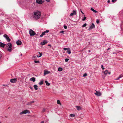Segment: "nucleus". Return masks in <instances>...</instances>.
Masks as SVG:
<instances>
[{"label":"nucleus","instance_id":"1","mask_svg":"<svg viewBox=\"0 0 123 123\" xmlns=\"http://www.w3.org/2000/svg\"><path fill=\"white\" fill-rule=\"evenodd\" d=\"M41 15V13L39 11H35L34 12L33 17L35 19H38L40 18Z\"/></svg>","mask_w":123,"mask_h":123},{"label":"nucleus","instance_id":"2","mask_svg":"<svg viewBox=\"0 0 123 123\" xmlns=\"http://www.w3.org/2000/svg\"><path fill=\"white\" fill-rule=\"evenodd\" d=\"M8 48V50L9 52H11L12 49V45L10 43H8L7 44Z\"/></svg>","mask_w":123,"mask_h":123},{"label":"nucleus","instance_id":"3","mask_svg":"<svg viewBox=\"0 0 123 123\" xmlns=\"http://www.w3.org/2000/svg\"><path fill=\"white\" fill-rule=\"evenodd\" d=\"M28 113L29 114L30 113V111L28 110H27L23 111L22 112H21L20 113V115H22V114H26V113Z\"/></svg>","mask_w":123,"mask_h":123},{"label":"nucleus","instance_id":"4","mask_svg":"<svg viewBox=\"0 0 123 123\" xmlns=\"http://www.w3.org/2000/svg\"><path fill=\"white\" fill-rule=\"evenodd\" d=\"M29 34L31 36H34L36 34L31 29H30L29 31Z\"/></svg>","mask_w":123,"mask_h":123},{"label":"nucleus","instance_id":"5","mask_svg":"<svg viewBox=\"0 0 123 123\" xmlns=\"http://www.w3.org/2000/svg\"><path fill=\"white\" fill-rule=\"evenodd\" d=\"M4 37L5 38L8 42H9L11 41V39L9 38L8 36L6 34H4L3 35Z\"/></svg>","mask_w":123,"mask_h":123},{"label":"nucleus","instance_id":"6","mask_svg":"<svg viewBox=\"0 0 123 123\" xmlns=\"http://www.w3.org/2000/svg\"><path fill=\"white\" fill-rule=\"evenodd\" d=\"M95 28V25L94 24L92 23L91 25L90 26L88 29L89 31H90L92 29L94 28Z\"/></svg>","mask_w":123,"mask_h":123},{"label":"nucleus","instance_id":"7","mask_svg":"<svg viewBox=\"0 0 123 123\" xmlns=\"http://www.w3.org/2000/svg\"><path fill=\"white\" fill-rule=\"evenodd\" d=\"M76 14V10H74L72 11V13H71L70 14V16H72L74 15H75Z\"/></svg>","mask_w":123,"mask_h":123},{"label":"nucleus","instance_id":"8","mask_svg":"<svg viewBox=\"0 0 123 123\" xmlns=\"http://www.w3.org/2000/svg\"><path fill=\"white\" fill-rule=\"evenodd\" d=\"M17 80V79H11L10 80V81L12 83H15V82H16Z\"/></svg>","mask_w":123,"mask_h":123},{"label":"nucleus","instance_id":"9","mask_svg":"<svg viewBox=\"0 0 123 123\" xmlns=\"http://www.w3.org/2000/svg\"><path fill=\"white\" fill-rule=\"evenodd\" d=\"M47 43L48 42L47 41L44 40L43 42H42L40 44L41 45H43Z\"/></svg>","mask_w":123,"mask_h":123},{"label":"nucleus","instance_id":"10","mask_svg":"<svg viewBox=\"0 0 123 123\" xmlns=\"http://www.w3.org/2000/svg\"><path fill=\"white\" fill-rule=\"evenodd\" d=\"M95 94L98 96H100L101 95V94L100 92H96L95 93Z\"/></svg>","mask_w":123,"mask_h":123},{"label":"nucleus","instance_id":"11","mask_svg":"<svg viewBox=\"0 0 123 123\" xmlns=\"http://www.w3.org/2000/svg\"><path fill=\"white\" fill-rule=\"evenodd\" d=\"M36 2L39 4H41L43 3V2L42 0H36Z\"/></svg>","mask_w":123,"mask_h":123},{"label":"nucleus","instance_id":"12","mask_svg":"<svg viewBox=\"0 0 123 123\" xmlns=\"http://www.w3.org/2000/svg\"><path fill=\"white\" fill-rule=\"evenodd\" d=\"M6 44L2 43L1 42H0V46L2 47H4L6 45Z\"/></svg>","mask_w":123,"mask_h":123},{"label":"nucleus","instance_id":"13","mask_svg":"<svg viewBox=\"0 0 123 123\" xmlns=\"http://www.w3.org/2000/svg\"><path fill=\"white\" fill-rule=\"evenodd\" d=\"M75 107L78 110L80 111L81 110V107L80 106H76Z\"/></svg>","mask_w":123,"mask_h":123},{"label":"nucleus","instance_id":"14","mask_svg":"<svg viewBox=\"0 0 123 123\" xmlns=\"http://www.w3.org/2000/svg\"><path fill=\"white\" fill-rule=\"evenodd\" d=\"M50 73V72L46 70V71H44V74L45 75H46V74H49Z\"/></svg>","mask_w":123,"mask_h":123},{"label":"nucleus","instance_id":"15","mask_svg":"<svg viewBox=\"0 0 123 123\" xmlns=\"http://www.w3.org/2000/svg\"><path fill=\"white\" fill-rule=\"evenodd\" d=\"M123 76V74H121L117 78V79H116V80H119V79L121 78Z\"/></svg>","mask_w":123,"mask_h":123},{"label":"nucleus","instance_id":"16","mask_svg":"<svg viewBox=\"0 0 123 123\" xmlns=\"http://www.w3.org/2000/svg\"><path fill=\"white\" fill-rule=\"evenodd\" d=\"M21 42L19 40H18L16 42V43L18 45H21Z\"/></svg>","mask_w":123,"mask_h":123},{"label":"nucleus","instance_id":"17","mask_svg":"<svg viewBox=\"0 0 123 123\" xmlns=\"http://www.w3.org/2000/svg\"><path fill=\"white\" fill-rule=\"evenodd\" d=\"M30 80L31 81H32L33 82H35V78L34 77H32L30 79Z\"/></svg>","mask_w":123,"mask_h":123},{"label":"nucleus","instance_id":"18","mask_svg":"<svg viewBox=\"0 0 123 123\" xmlns=\"http://www.w3.org/2000/svg\"><path fill=\"white\" fill-rule=\"evenodd\" d=\"M34 87L35 89L36 90H37L38 89V88H37V86L36 85H34Z\"/></svg>","mask_w":123,"mask_h":123},{"label":"nucleus","instance_id":"19","mask_svg":"<svg viewBox=\"0 0 123 123\" xmlns=\"http://www.w3.org/2000/svg\"><path fill=\"white\" fill-rule=\"evenodd\" d=\"M45 33H46L45 31L43 32L42 34L40 35V37H43V35H45Z\"/></svg>","mask_w":123,"mask_h":123},{"label":"nucleus","instance_id":"20","mask_svg":"<svg viewBox=\"0 0 123 123\" xmlns=\"http://www.w3.org/2000/svg\"><path fill=\"white\" fill-rule=\"evenodd\" d=\"M45 82L47 86H49L50 85V83L47 81H45Z\"/></svg>","mask_w":123,"mask_h":123},{"label":"nucleus","instance_id":"21","mask_svg":"<svg viewBox=\"0 0 123 123\" xmlns=\"http://www.w3.org/2000/svg\"><path fill=\"white\" fill-rule=\"evenodd\" d=\"M39 53L40 54L39 55H37V56L38 57H41L42 56V53H41L40 52H39Z\"/></svg>","mask_w":123,"mask_h":123},{"label":"nucleus","instance_id":"22","mask_svg":"<svg viewBox=\"0 0 123 123\" xmlns=\"http://www.w3.org/2000/svg\"><path fill=\"white\" fill-rule=\"evenodd\" d=\"M103 73L105 75L107 74L108 73V70H106L103 72Z\"/></svg>","mask_w":123,"mask_h":123},{"label":"nucleus","instance_id":"23","mask_svg":"<svg viewBox=\"0 0 123 123\" xmlns=\"http://www.w3.org/2000/svg\"><path fill=\"white\" fill-rule=\"evenodd\" d=\"M91 10L94 12L96 13L97 12V11L94 10L92 8H91Z\"/></svg>","mask_w":123,"mask_h":123},{"label":"nucleus","instance_id":"24","mask_svg":"<svg viewBox=\"0 0 123 123\" xmlns=\"http://www.w3.org/2000/svg\"><path fill=\"white\" fill-rule=\"evenodd\" d=\"M67 52L68 54H70L71 53V50L69 48Z\"/></svg>","mask_w":123,"mask_h":123},{"label":"nucleus","instance_id":"25","mask_svg":"<svg viewBox=\"0 0 123 123\" xmlns=\"http://www.w3.org/2000/svg\"><path fill=\"white\" fill-rule=\"evenodd\" d=\"M62 68L60 67L58 69V70L59 71H62Z\"/></svg>","mask_w":123,"mask_h":123},{"label":"nucleus","instance_id":"26","mask_svg":"<svg viewBox=\"0 0 123 123\" xmlns=\"http://www.w3.org/2000/svg\"><path fill=\"white\" fill-rule=\"evenodd\" d=\"M43 84V80L39 82V84L40 85H41Z\"/></svg>","mask_w":123,"mask_h":123},{"label":"nucleus","instance_id":"27","mask_svg":"<svg viewBox=\"0 0 123 123\" xmlns=\"http://www.w3.org/2000/svg\"><path fill=\"white\" fill-rule=\"evenodd\" d=\"M70 117H74L75 116V115L72 114H70Z\"/></svg>","mask_w":123,"mask_h":123},{"label":"nucleus","instance_id":"28","mask_svg":"<svg viewBox=\"0 0 123 123\" xmlns=\"http://www.w3.org/2000/svg\"><path fill=\"white\" fill-rule=\"evenodd\" d=\"M46 110V109L43 108L42 110V113H43V112H44Z\"/></svg>","mask_w":123,"mask_h":123},{"label":"nucleus","instance_id":"29","mask_svg":"<svg viewBox=\"0 0 123 123\" xmlns=\"http://www.w3.org/2000/svg\"><path fill=\"white\" fill-rule=\"evenodd\" d=\"M86 25L87 24L86 23H85L82 26V27H86Z\"/></svg>","mask_w":123,"mask_h":123},{"label":"nucleus","instance_id":"30","mask_svg":"<svg viewBox=\"0 0 123 123\" xmlns=\"http://www.w3.org/2000/svg\"><path fill=\"white\" fill-rule=\"evenodd\" d=\"M57 103L58 104H60V105H61V103H60V101L59 100H58L57 101Z\"/></svg>","mask_w":123,"mask_h":123},{"label":"nucleus","instance_id":"31","mask_svg":"<svg viewBox=\"0 0 123 123\" xmlns=\"http://www.w3.org/2000/svg\"><path fill=\"white\" fill-rule=\"evenodd\" d=\"M69 48H63V49L65 50H68Z\"/></svg>","mask_w":123,"mask_h":123},{"label":"nucleus","instance_id":"32","mask_svg":"<svg viewBox=\"0 0 123 123\" xmlns=\"http://www.w3.org/2000/svg\"><path fill=\"white\" fill-rule=\"evenodd\" d=\"M31 104V102H28L27 104V105H30Z\"/></svg>","mask_w":123,"mask_h":123},{"label":"nucleus","instance_id":"33","mask_svg":"<svg viewBox=\"0 0 123 123\" xmlns=\"http://www.w3.org/2000/svg\"><path fill=\"white\" fill-rule=\"evenodd\" d=\"M69 60V59L67 58V59H65V62H68V61Z\"/></svg>","mask_w":123,"mask_h":123},{"label":"nucleus","instance_id":"34","mask_svg":"<svg viewBox=\"0 0 123 123\" xmlns=\"http://www.w3.org/2000/svg\"><path fill=\"white\" fill-rule=\"evenodd\" d=\"M34 62L35 63H38L39 62V61H34Z\"/></svg>","mask_w":123,"mask_h":123},{"label":"nucleus","instance_id":"35","mask_svg":"<svg viewBox=\"0 0 123 123\" xmlns=\"http://www.w3.org/2000/svg\"><path fill=\"white\" fill-rule=\"evenodd\" d=\"M86 18V17H84V18L82 19V20H83V21H85V20Z\"/></svg>","mask_w":123,"mask_h":123},{"label":"nucleus","instance_id":"36","mask_svg":"<svg viewBox=\"0 0 123 123\" xmlns=\"http://www.w3.org/2000/svg\"><path fill=\"white\" fill-rule=\"evenodd\" d=\"M96 23L97 24H98L99 23V21L98 19H97L96 21Z\"/></svg>","mask_w":123,"mask_h":123},{"label":"nucleus","instance_id":"37","mask_svg":"<svg viewBox=\"0 0 123 123\" xmlns=\"http://www.w3.org/2000/svg\"><path fill=\"white\" fill-rule=\"evenodd\" d=\"M87 74L86 73H85L83 75V76L84 77H85V76H87Z\"/></svg>","mask_w":123,"mask_h":123},{"label":"nucleus","instance_id":"38","mask_svg":"<svg viewBox=\"0 0 123 123\" xmlns=\"http://www.w3.org/2000/svg\"><path fill=\"white\" fill-rule=\"evenodd\" d=\"M64 28L65 29H67V26H66V25H64Z\"/></svg>","mask_w":123,"mask_h":123},{"label":"nucleus","instance_id":"39","mask_svg":"<svg viewBox=\"0 0 123 123\" xmlns=\"http://www.w3.org/2000/svg\"><path fill=\"white\" fill-rule=\"evenodd\" d=\"M45 33H48L49 32V31L48 30H46V31H45Z\"/></svg>","mask_w":123,"mask_h":123},{"label":"nucleus","instance_id":"40","mask_svg":"<svg viewBox=\"0 0 123 123\" xmlns=\"http://www.w3.org/2000/svg\"><path fill=\"white\" fill-rule=\"evenodd\" d=\"M101 67L102 68L103 70L105 69V68L103 67V65H101Z\"/></svg>","mask_w":123,"mask_h":123},{"label":"nucleus","instance_id":"41","mask_svg":"<svg viewBox=\"0 0 123 123\" xmlns=\"http://www.w3.org/2000/svg\"><path fill=\"white\" fill-rule=\"evenodd\" d=\"M31 104L32 103H34V101L33 100V101H31Z\"/></svg>","mask_w":123,"mask_h":123},{"label":"nucleus","instance_id":"42","mask_svg":"<svg viewBox=\"0 0 123 123\" xmlns=\"http://www.w3.org/2000/svg\"><path fill=\"white\" fill-rule=\"evenodd\" d=\"M64 32V31H61L60 32V33H63Z\"/></svg>","mask_w":123,"mask_h":123},{"label":"nucleus","instance_id":"43","mask_svg":"<svg viewBox=\"0 0 123 123\" xmlns=\"http://www.w3.org/2000/svg\"><path fill=\"white\" fill-rule=\"evenodd\" d=\"M36 58V56H33V57L32 58Z\"/></svg>","mask_w":123,"mask_h":123},{"label":"nucleus","instance_id":"44","mask_svg":"<svg viewBox=\"0 0 123 123\" xmlns=\"http://www.w3.org/2000/svg\"><path fill=\"white\" fill-rule=\"evenodd\" d=\"M110 0H108L107 1V2L108 3H110Z\"/></svg>","mask_w":123,"mask_h":123},{"label":"nucleus","instance_id":"45","mask_svg":"<svg viewBox=\"0 0 123 123\" xmlns=\"http://www.w3.org/2000/svg\"><path fill=\"white\" fill-rule=\"evenodd\" d=\"M112 0V2H114L115 0Z\"/></svg>","mask_w":123,"mask_h":123},{"label":"nucleus","instance_id":"46","mask_svg":"<svg viewBox=\"0 0 123 123\" xmlns=\"http://www.w3.org/2000/svg\"><path fill=\"white\" fill-rule=\"evenodd\" d=\"M30 88L32 90L33 89V88L31 87H30Z\"/></svg>","mask_w":123,"mask_h":123},{"label":"nucleus","instance_id":"47","mask_svg":"<svg viewBox=\"0 0 123 123\" xmlns=\"http://www.w3.org/2000/svg\"><path fill=\"white\" fill-rule=\"evenodd\" d=\"M47 2H49L50 1V0H45Z\"/></svg>","mask_w":123,"mask_h":123},{"label":"nucleus","instance_id":"48","mask_svg":"<svg viewBox=\"0 0 123 123\" xmlns=\"http://www.w3.org/2000/svg\"><path fill=\"white\" fill-rule=\"evenodd\" d=\"M80 11L82 13L84 14L83 13V12L81 10H80Z\"/></svg>","mask_w":123,"mask_h":123},{"label":"nucleus","instance_id":"49","mask_svg":"<svg viewBox=\"0 0 123 123\" xmlns=\"http://www.w3.org/2000/svg\"><path fill=\"white\" fill-rule=\"evenodd\" d=\"M1 54H0V59L1 58Z\"/></svg>","mask_w":123,"mask_h":123},{"label":"nucleus","instance_id":"50","mask_svg":"<svg viewBox=\"0 0 123 123\" xmlns=\"http://www.w3.org/2000/svg\"><path fill=\"white\" fill-rule=\"evenodd\" d=\"M108 73L109 74H111V72H108Z\"/></svg>","mask_w":123,"mask_h":123},{"label":"nucleus","instance_id":"51","mask_svg":"<svg viewBox=\"0 0 123 123\" xmlns=\"http://www.w3.org/2000/svg\"><path fill=\"white\" fill-rule=\"evenodd\" d=\"M91 51L90 50H88L89 52H90Z\"/></svg>","mask_w":123,"mask_h":123},{"label":"nucleus","instance_id":"52","mask_svg":"<svg viewBox=\"0 0 123 123\" xmlns=\"http://www.w3.org/2000/svg\"><path fill=\"white\" fill-rule=\"evenodd\" d=\"M41 123H44V122L43 121H42L41 122Z\"/></svg>","mask_w":123,"mask_h":123},{"label":"nucleus","instance_id":"53","mask_svg":"<svg viewBox=\"0 0 123 123\" xmlns=\"http://www.w3.org/2000/svg\"><path fill=\"white\" fill-rule=\"evenodd\" d=\"M48 46H51V45H50V44H49L48 45Z\"/></svg>","mask_w":123,"mask_h":123},{"label":"nucleus","instance_id":"54","mask_svg":"<svg viewBox=\"0 0 123 123\" xmlns=\"http://www.w3.org/2000/svg\"><path fill=\"white\" fill-rule=\"evenodd\" d=\"M110 49V48H109L108 49H107V50H109Z\"/></svg>","mask_w":123,"mask_h":123},{"label":"nucleus","instance_id":"55","mask_svg":"<svg viewBox=\"0 0 123 123\" xmlns=\"http://www.w3.org/2000/svg\"><path fill=\"white\" fill-rule=\"evenodd\" d=\"M113 53V54H115V53Z\"/></svg>","mask_w":123,"mask_h":123},{"label":"nucleus","instance_id":"56","mask_svg":"<svg viewBox=\"0 0 123 123\" xmlns=\"http://www.w3.org/2000/svg\"><path fill=\"white\" fill-rule=\"evenodd\" d=\"M21 55H22V54H21Z\"/></svg>","mask_w":123,"mask_h":123},{"label":"nucleus","instance_id":"57","mask_svg":"<svg viewBox=\"0 0 123 123\" xmlns=\"http://www.w3.org/2000/svg\"><path fill=\"white\" fill-rule=\"evenodd\" d=\"M0 123H1V122H0Z\"/></svg>","mask_w":123,"mask_h":123}]
</instances>
